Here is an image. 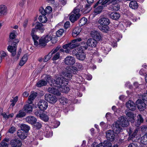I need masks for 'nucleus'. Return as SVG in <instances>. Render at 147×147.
<instances>
[{
  "mask_svg": "<svg viewBox=\"0 0 147 147\" xmlns=\"http://www.w3.org/2000/svg\"><path fill=\"white\" fill-rule=\"evenodd\" d=\"M87 20L85 18H83L80 20L79 22V25L81 26H82L85 25L87 22Z\"/></svg>",
  "mask_w": 147,
  "mask_h": 147,
  "instance_id": "45",
  "label": "nucleus"
},
{
  "mask_svg": "<svg viewBox=\"0 0 147 147\" xmlns=\"http://www.w3.org/2000/svg\"><path fill=\"white\" fill-rule=\"evenodd\" d=\"M118 121L122 127H126L129 125V121L125 117L121 116L119 118Z\"/></svg>",
  "mask_w": 147,
  "mask_h": 147,
  "instance_id": "7",
  "label": "nucleus"
},
{
  "mask_svg": "<svg viewBox=\"0 0 147 147\" xmlns=\"http://www.w3.org/2000/svg\"><path fill=\"white\" fill-rule=\"evenodd\" d=\"M127 107L129 110L132 111L135 110L136 109V107L134 103L131 100L128 101L126 103Z\"/></svg>",
  "mask_w": 147,
  "mask_h": 147,
  "instance_id": "16",
  "label": "nucleus"
},
{
  "mask_svg": "<svg viewBox=\"0 0 147 147\" xmlns=\"http://www.w3.org/2000/svg\"><path fill=\"white\" fill-rule=\"evenodd\" d=\"M39 108L41 110L46 109L48 107V103L44 100H40L38 104Z\"/></svg>",
  "mask_w": 147,
  "mask_h": 147,
  "instance_id": "6",
  "label": "nucleus"
},
{
  "mask_svg": "<svg viewBox=\"0 0 147 147\" xmlns=\"http://www.w3.org/2000/svg\"><path fill=\"white\" fill-rule=\"evenodd\" d=\"M45 99L51 103H54L57 100L56 96L49 94H46L45 96Z\"/></svg>",
  "mask_w": 147,
  "mask_h": 147,
  "instance_id": "4",
  "label": "nucleus"
},
{
  "mask_svg": "<svg viewBox=\"0 0 147 147\" xmlns=\"http://www.w3.org/2000/svg\"><path fill=\"white\" fill-rule=\"evenodd\" d=\"M143 102L141 99H138L136 102V104L138 108L141 111H142L144 109L145 107V103Z\"/></svg>",
  "mask_w": 147,
  "mask_h": 147,
  "instance_id": "11",
  "label": "nucleus"
},
{
  "mask_svg": "<svg viewBox=\"0 0 147 147\" xmlns=\"http://www.w3.org/2000/svg\"><path fill=\"white\" fill-rule=\"evenodd\" d=\"M28 103V104L25 105L24 108V110L27 113L31 112L32 111V107Z\"/></svg>",
  "mask_w": 147,
  "mask_h": 147,
  "instance_id": "35",
  "label": "nucleus"
},
{
  "mask_svg": "<svg viewBox=\"0 0 147 147\" xmlns=\"http://www.w3.org/2000/svg\"><path fill=\"white\" fill-rule=\"evenodd\" d=\"M52 56L50 54V53H49L48 55H46L44 58L43 60L44 62H46L47 61L50 59Z\"/></svg>",
  "mask_w": 147,
  "mask_h": 147,
  "instance_id": "57",
  "label": "nucleus"
},
{
  "mask_svg": "<svg viewBox=\"0 0 147 147\" xmlns=\"http://www.w3.org/2000/svg\"><path fill=\"white\" fill-rule=\"evenodd\" d=\"M64 32L63 29H60L56 32V36L57 37H60L62 35Z\"/></svg>",
  "mask_w": 147,
  "mask_h": 147,
  "instance_id": "52",
  "label": "nucleus"
},
{
  "mask_svg": "<svg viewBox=\"0 0 147 147\" xmlns=\"http://www.w3.org/2000/svg\"><path fill=\"white\" fill-rule=\"evenodd\" d=\"M46 14L50 13L52 11V8L50 6H47L45 9Z\"/></svg>",
  "mask_w": 147,
  "mask_h": 147,
  "instance_id": "56",
  "label": "nucleus"
},
{
  "mask_svg": "<svg viewBox=\"0 0 147 147\" xmlns=\"http://www.w3.org/2000/svg\"><path fill=\"white\" fill-rule=\"evenodd\" d=\"M98 28L101 31L105 32H107L109 30V29L108 25H101L99 26Z\"/></svg>",
  "mask_w": 147,
  "mask_h": 147,
  "instance_id": "34",
  "label": "nucleus"
},
{
  "mask_svg": "<svg viewBox=\"0 0 147 147\" xmlns=\"http://www.w3.org/2000/svg\"><path fill=\"white\" fill-rule=\"evenodd\" d=\"M104 0H99L94 5V7L95 8L99 4L100 5V4H101V6H103L105 4H103V3L104 2Z\"/></svg>",
  "mask_w": 147,
  "mask_h": 147,
  "instance_id": "53",
  "label": "nucleus"
},
{
  "mask_svg": "<svg viewBox=\"0 0 147 147\" xmlns=\"http://www.w3.org/2000/svg\"><path fill=\"white\" fill-rule=\"evenodd\" d=\"M101 49L103 51V52L105 55L108 54V52L111 50V49L109 47H107L105 49L104 47H102L101 48Z\"/></svg>",
  "mask_w": 147,
  "mask_h": 147,
  "instance_id": "54",
  "label": "nucleus"
},
{
  "mask_svg": "<svg viewBox=\"0 0 147 147\" xmlns=\"http://www.w3.org/2000/svg\"><path fill=\"white\" fill-rule=\"evenodd\" d=\"M39 21L42 23H45L47 21V19L45 15L40 16L38 18Z\"/></svg>",
  "mask_w": 147,
  "mask_h": 147,
  "instance_id": "42",
  "label": "nucleus"
},
{
  "mask_svg": "<svg viewBox=\"0 0 147 147\" xmlns=\"http://www.w3.org/2000/svg\"><path fill=\"white\" fill-rule=\"evenodd\" d=\"M88 4H86L85 7V13L89 12L91 9L90 6L93 4L94 0H86Z\"/></svg>",
  "mask_w": 147,
  "mask_h": 147,
  "instance_id": "21",
  "label": "nucleus"
},
{
  "mask_svg": "<svg viewBox=\"0 0 147 147\" xmlns=\"http://www.w3.org/2000/svg\"><path fill=\"white\" fill-rule=\"evenodd\" d=\"M44 134L45 136L47 137H49L52 136L53 132L50 127L47 125L44 130Z\"/></svg>",
  "mask_w": 147,
  "mask_h": 147,
  "instance_id": "14",
  "label": "nucleus"
},
{
  "mask_svg": "<svg viewBox=\"0 0 147 147\" xmlns=\"http://www.w3.org/2000/svg\"><path fill=\"white\" fill-rule=\"evenodd\" d=\"M34 124V127L38 129H40L42 127V124L40 122H36Z\"/></svg>",
  "mask_w": 147,
  "mask_h": 147,
  "instance_id": "58",
  "label": "nucleus"
},
{
  "mask_svg": "<svg viewBox=\"0 0 147 147\" xmlns=\"http://www.w3.org/2000/svg\"><path fill=\"white\" fill-rule=\"evenodd\" d=\"M2 109L0 108V114H1L3 117L5 119H8L9 117V115H7L6 113H1Z\"/></svg>",
  "mask_w": 147,
  "mask_h": 147,
  "instance_id": "62",
  "label": "nucleus"
},
{
  "mask_svg": "<svg viewBox=\"0 0 147 147\" xmlns=\"http://www.w3.org/2000/svg\"><path fill=\"white\" fill-rule=\"evenodd\" d=\"M119 2V0H105L103 4H111L109 7V9L112 11H117L119 9V5L117 4Z\"/></svg>",
  "mask_w": 147,
  "mask_h": 147,
  "instance_id": "3",
  "label": "nucleus"
},
{
  "mask_svg": "<svg viewBox=\"0 0 147 147\" xmlns=\"http://www.w3.org/2000/svg\"><path fill=\"white\" fill-rule=\"evenodd\" d=\"M40 118L45 122L49 120L48 116L45 114H42L40 117Z\"/></svg>",
  "mask_w": 147,
  "mask_h": 147,
  "instance_id": "48",
  "label": "nucleus"
},
{
  "mask_svg": "<svg viewBox=\"0 0 147 147\" xmlns=\"http://www.w3.org/2000/svg\"><path fill=\"white\" fill-rule=\"evenodd\" d=\"M47 79H46L48 82L51 85L52 84L59 88H60L63 86H66L68 84V80L63 77H59L55 80L52 77L49 75H47Z\"/></svg>",
  "mask_w": 147,
  "mask_h": 147,
  "instance_id": "2",
  "label": "nucleus"
},
{
  "mask_svg": "<svg viewBox=\"0 0 147 147\" xmlns=\"http://www.w3.org/2000/svg\"><path fill=\"white\" fill-rule=\"evenodd\" d=\"M45 79L47 80L46 79H47V76L45 77ZM45 80H40L38 81L36 84V86L38 87H40L44 86L46 85L47 84V81Z\"/></svg>",
  "mask_w": 147,
  "mask_h": 147,
  "instance_id": "33",
  "label": "nucleus"
},
{
  "mask_svg": "<svg viewBox=\"0 0 147 147\" xmlns=\"http://www.w3.org/2000/svg\"><path fill=\"white\" fill-rule=\"evenodd\" d=\"M42 38H43V39L46 43H47L51 39V37L49 35H47L45 36H43Z\"/></svg>",
  "mask_w": 147,
  "mask_h": 147,
  "instance_id": "51",
  "label": "nucleus"
},
{
  "mask_svg": "<svg viewBox=\"0 0 147 147\" xmlns=\"http://www.w3.org/2000/svg\"><path fill=\"white\" fill-rule=\"evenodd\" d=\"M113 131L116 134H118L122 130V128L120 127L118 123L115 122L113 125L112 127Z\"/></svg>",
  "mask_w": 147,
  "mask_h": 147,
  "instance_id": "9",
  "label": "nucleus"
},
{
  "mask_svg": "<svg viewBox=\"0 0 147 147\" xmlns=\"http://www.w3.org/2000/svg\"><path fill=\"white\" fill-rule=\"evenodd\" d=\"M110 17L112 19L117 20L120 17L119 14L117 12L112 13L109 14Z\"/></svg>",
  "mask_w": 147,
  "mask_h": 147,
  "instance_id": "26",
  "label": "nucleus"
},
{
  "mask_svg": "<svg viewBox=\"0 0 147 147\" xmlns=\"http://www.w3.org/2000/svg\"><path fill=\"white\" fill-rule=\"evenodd\" d=\"M77 15L76 16V15L71 13V15L69 17V20L72 23L74 22L79 18V15Z\"/></svg>",
  "mask_w": 147,
  "mask_h": 147,
  "instance_id": "28",
  "label": "nucleus"
},
{
  "mask_svg": "<svg viewBox=\"0 0 147 147\" xmlns=\"http://www.w3.org/2000/svg\"><path fill=\"white\" fill-rule=\"evenodd\" d=\"M18 96H16L13 99H11L10 100V102H12V103L11 105V106L13 107L15 105L16 103L18 100Z\"/></svg>",
  "mask_w": 147,
  "mask_h": 147,
  "instance_id": "50",
  "label": "nucleus"
},
{
  "mask_svg": "<svg viewBox=\"0 0 147 147\" xmlns=\"http://www.w3.org/2000/svg\"><path fill=\"white\" fill-rule=\"evenodd\" d=\"M8 144L4 141H2L0 144V147H8Z\"/></svg>",
  "mask_w": 147,
  "mask_h": 147,
  "instance_id": "63",
  "label": "nucleus"
},
{
  "mask_svg": "<svg viewBox=\"0 0 147 147\" xmlns=\"http://www.w3.org/2000/svg\"><path fill=\"white\" fill-rule=\"evenodd\" d=\"M33 39L34 40V45L37 46L38 45V43L37 41L39 38V37L37 35H34L32 36Z\"/></svg>",
  "mask_w": 147,
  "mask_h": 147,
  "instance_id": "47",
  "label": "nucleus"
},
{
  "mask_svg": "<svg viewBox=\"0 0 147 147\" xmlns=\"http://www.w3.org/2000/svg\"><path fill=\"white\" fill-rule=\"evenodd\" d=\"M16 34V31H14L10 33L9 42V44L12 46H9L7 47V50L11 53V55L13 56H15L16 55V46L19 41L18 39H15Z\"/></svg>",
  "mask_w": 147,
  "mask_h": 147,
  "instance_id": "1",
  "label": "nucleus"
},
{
  "mask_svg": "<svg viewBox=\"0 0 147 147\" xmlns=\"http://www.w3.org/2000/svg\"><path fill=\"white\" fill-rule=\"evenodd\" d=\"M65 64L68 65H74L75 62V59L74 57L71 56L67 57L65 59Z\"/></svg>",
  "mask_w": 147,
  "mask_h": 147,
  "instance_id": "5",
  "label": "nucleus"
},
{
  "mask_svg": "<svg viewBox=\"0 0 147 147\" xmlns=\"http://www.w3.org/2000/svg\"><path fill=\"white\" fill-rule=\"evenodd\" d=\"M129 6L132 9H135L138 8V5L136 1H132L130 2Z\"/></svg>",
  "mask_w": 147,
  "mask_h": 147,
  "instance_id": "31",
  "label": "nucleus"
},
{
  "mask_svg": "<svg viewBox=\"0 0 147 147\" xmlns=\"http://www.w3.org/2000/svg\"><path fill=\"white\" fill-rule=\"evenodd\" d=\"M78 45H79L78 44L73 42L72 40L71 42L63 45V48H69V49L71 50L75 48Z\"/></svg>",
  "mask_w": 147,
  "mask_h": 147,
  "instance_id": "15",
  "label": "nucleus"
},
{
  "mask_svg": "<svg viewBox=\"0 0 147 147\" xmlns=\"http://www.w3.org/2000/svg\"><path fill=\"white\" fill-rule=\"evenodd\" d=\"M59 89L62 92L66 93L68 92L69 90V88L68 87L64 86Z\"/></svg>",
  "mask_w": 147,
  "mask_h": 147,
  "instance_id": "46",
  "label": "nucleus"
},
{
  "mask_svg": "<svg viewBox=\"0 0 147 147\" xmlns=\"http://www.w3.org/2000/svg\"><path fill=\"white\" fill-rule=\"evenodd\" d=\"M103 6L99 5L98 7L95 8L94 10V12L97 14L101 12L103 8Z\"/></svg>",
  "mask_w": 147,
  "mask_h": 147,
  "instance_id": "44",
  "label": "nucleus"
},
{
  "mask_svg": "<svg viewBox=\"0 0 147 147\" xmlns=\"http://www.w3.org/2000/svg\"><path fill=\"white\" fill-rule=\"evenodd\" d=\"M125 114L128 120L132 123H134L135 115L131 112L125 111Z\"/></svg>",
  "mask_w": 147,
  "mask_h": 147,
  "instance_id": "20",
  "label": "nucleus"
},
{
  "mask_svg": "<svg viewBox=\"0 0 147 147\" xmlns=\"http://www.w3.org/2000/svg\"><path fill=\"white\" fill-rule=\"evenodd\" d=\"M60 53L59 52L56 53L54 55L53 60H56L58 59L59 57Z\"/></svg>",
  "mask_w": 147,
  "mask_h": 147,
  "instance_id": "61",
  "label": "nucleus"
},
{
  "mask_svg": "<svg viewBox=\"0 0 147 147\" xmlns=\"http://www.w3.org/2000/svg\"><path fill=\"white\" fill-rule=\"evenodd\" d=\"M98 22L102 26L108 25L110 23V21L108 18L103 17L100 18Z\"/></svg>",
  "mask_w": 147,
  "mask_h": 147,
  "instance_id": "12",
  "label": "nucleus"
},
{
  "mask_svg": "<svg viewBox=\"0 0 147 147\" xmlns=\"http://www.w3.org/2000/svg\"><path fill=\"white\" fill-rule=\"evenodd\" d=\"M88 45L87 42L86 43L84 42H83L81 43V45L79 47V49L83 51L84 50L88 48Z\"/></svg>",
  "mask_w": 147,
  "mask_h": 147,
  "instance_id": "36",
  "label": "nucleus"
},
{
  "mask_svg": "<svg viewBox=\"0 0 147 147\" xmlns=\"http://www.w3.org/2000/svg\"><path fill=\"white\" fill-rule=\"evenodd\" d=\"M106 136L107 139L109 141H112L114 140L115 135L113 131L109 130L107 131L106 133Z\"/></svg>",
  "mask_w": 147,
  "mask_h": 147,
  "instance_id": "10",
  "label": "nucleus"
},
{
  "mask_svg": "<svg viewBox=\"0 0 147 147\" xmlns=\"http://www.w3.org/2000/svg\"><path fill=\"white\" fill-rule=\"evenodd\" d=\"M7 11L6 7L3 5H0V16L6 14Z\"/></svg>",
  "mask_w": 147,
  "mask_h": 147,
  "instance_id": "25",
  "label": "nucleus"
},
{
  "mask_svg": "<svg viewBox=\"0 0 147 147\" xmlns=\"http://www.w3.org/2000/svg\"><path fill=\"white\" fill-rule=\"evenodd\" d=\"M76 57L79 60L84 61L86 57V54L84 51L79 50Z\"/></svg>",
  "mask_w": 147,
  "mask_h": 147,
  "instance_id": "13",
  "label": "nucleus"
},
{
  "mask_svg": "<svg viewBox=\"0 0 147 147\" xmlns=\"http://www.w3.org/2000/svg\"><path fill=\"white\" fill-rule=\"evenodd\" d=\"M142 98L143 101L147 104V90L146 93L142 95Z\"/></svg>",
  "mask_w": 147,
  "mask_h": 147,
  "instance_id": "55",
  "label": "nucleus"
},
{
  "mask_svg": "<svg viewBox=\"0 0 147 147\" xmlns=\"http://www.w3.org/2000/svg\"><path fill=\"white\" fill-rule=\"evenodd\" d=\"M81 30L79 27H77L75 28L73 30L72 35L74 37L77 36L81 32Z\"/></svg>",
  "mask_w": 147,
  "mask_h": 147,
  "instance_id": "29",
  "label": "nucleus"
},
{
  "mask_svg": "<svg viewBox=\"0 0 147 147\" xmlns=\"http://www.w3.org/2000/svg\"><path fill=\"white\" fill-rule=\"evenodd\" d=\"M87 43L89 46L92 47H95L97 44V41L92 38L88 39L87 41Z\"/></svg>",
  "mask_w": 147,
  "mask_h": 147,
  "instance_id": "19",
  "label": "nucleus"
},
{
  "mask_svg": "<svg viewBox=\"0 0 147 147\" xmlns=\"http://www.w3.org/2000/svg\"><path fill=\"white\" fill-rule=\"evenodd\" d=\"M103 144L104 147H118V145L117 144L115 145L112 146L111 143L108 140H105Z\"/></svg>",
  "mask_w": 147,
  "mask_h": 147,
  "instance_id": "32",
  "label": "nucleus"
},
{
  "mask_svg": "<svg viewBox=\"0 0 147 147\" xmlns=\"http://www.w3.org/2000/svg\"><path fill=\"white\" fill-rule=\"evenodd\" d=\"M43 39V38L41 37L39 40V43H38V45H39L40 46H45L46 44L47 43Z\"/></svg>",
  "mask_w": 147,
  "mask_h": 147,
  "instance_id": "49",
  "label": "nucleus"
},
{
  "mask_svg": "<svg viewBox=\"0 0 147 147\" xmlns=\"http://www.w3.org/2000/svg\"><path fill=\"white\" fill-rule=\"evenodd\" d=\"M137 124H136L137 126H138L140 124L142 123L144 120L141 115H139L138 116V119H137Z\"/></svg>",
  "mask_w": 147,
  "mask_h": 147,
  "instance_id": "40",
  "label": "nucleus"
},
{
  "mask_svg": "<svg viewBox=\"0 0 147 147\" xmlns=\"http://www.w3.org/2000/svg\"><path fill=\"white\" fill-rule=\"evenodd\" d=\"M80 10H82L81 6L79 5L76 7L71 13H74L76 15V16L78 15H79V17H80L81 16Z\"/></svg>",
  "mask_w": 147,
  "mask_h": 147,
  "instance_id": "24",
  "label": "nucleus"
},
{
  "mask_svg": "<svg viewBox=\"0 0 147 147\" xmlns=\"http://www.w3.org/2000/svg\"><path fill=\"white\" fill-rule=\"evenodd\" d=\"M20 127L21 128L20 130H22L24 132H26L27 133L30 129V126L24 124H21Z\"/></svg>",
  "mask_w": 147,
  "mask_h": 147,
  "instance_id": "27",
  "label": "nucleus"
},
{
  "mask_svg": "<svg viewBox=\"0 0 147 147\" xmlns=\"http://www.w3.org/2000/svg\"><path fill=\"white\" fill-rule=\"evenodd\" d=\"M78 70V69L76 67L72 66V69L70 71H72V72H73L74 74H76Z\"/></svg>",
  "mask_w": 147,
  "mask_h": 147,
  "instance_id": "60",
  "label": "nucleus"
},
{
  "mask_svg": "<svg viewBox=\"0 0 147 147\" xmlns=\"http://www.w3.org/2000/svg\"><path fill=\"white\" fill-rule=\"evenodd\" d=\"M35 28L36 29L39 30L41 32H42L44 30L43 24L39 22L37 23Z\"/></svg>",
  "mask_w": 147,
  "mask_h": 147,
  "instance_id": "38",
  "label": "nucleus"
},
{
  "mask_svg": "<svg viewBox=\"0 0 147 147\" xmlns=\"http://www.w3.org/2000/svg\"><path fill=\"white\" fill-rule=\"evenodd\" d=\"M79 50H80V49H79V47L73 50L72 52L73 55H75L76 57L77 54H78V52L79 51Z\"/></svg>",
  "mask_w": 147,
  "mask_h": 147,
  "instance_id": "59",
  "label": "nucleus"
},
{
  "mask_svg": "<svg viewBox=\"0 0 147 147\" xmlns=\"http://www.w3.org/2000/svg\"><path fill=\"white\" fill-rule=\"evenodd\" d=\"M72 71L68 70L64 72L63 74L65 77L67 78L68 79H70L72 76Z\"/></svg>",
  "mask_w": 147,
  "mask_h": 147,
  "instance_id": "43",
  "label": "nucleus"
},
{
  "mask_svg": "<svg viewBox=\"0 0 147 147\" xmlns=\"http://www.w3.org/2000/svg\"><path fill=\"white\" fill-rule=\"evenodd\" d=\"M91 35L92 37L98 40H99L101 39V36L100 32L96 30H94L92 31Z\"/></svg>",
  "mask_w": 147,
  "mask_h": 147,
  "instance_id": "17",
  "label": "nucleus"
},
{
  "mask_svg": "<svg viewBox=\"0 0 147 147\" xmlns=\"http://www.w3.org/2000/svg\"><path fill=\"white\" fill-rule=\"evenodd\" d=\"M141 143L145 145H147V134H146L141 139Z\"/></svg>",
  "mask_w": 147,
  "mask_h": 147,
  "instance_id": "41",
  "label": "nucleus"
},
{
  "mask_svg": "<svg viewBox=\"0 0 147 147\" xmlns=\"http://www.w3.org/2000/svg\"><path fill=\"white\" fill-rule=\"evenodd\" d=\"M37 95V93L36 92H33L31 93L29 96L28 100V103L29 104L32 103V101L36 97Z\"/></svg>",
  "mask_w": 147,
  "mask_h": 147,
  "instance_id": "30",
  "label": "nucleus"
},
{
  "mask_svg": "<svg viewBox=\"0 0 147 147\" xmlns=\"http://www.w3.org/2000/svg\"><path fill=\"white\" fill-rule=\"evenodd\" d=\"M26 121L27 123L31 124H34L37 121V119L34 117L29 116L26 118Z\"/></svg>",
  "mask_w": 147,
  "mask_h": 147,
  "instance_id": "18",
  "label": "nucleus"
},
{
  "mask_svg": "<svg viewBox=\"0 0 147 147\" xmlns=\"http://www.w3.org/2000/svg\"><path fill=\"white\" fill-rule=\"evenodd\" d=\"M28 59V57L27 55H24L21 59L19 64L20 65L22 66L24 65Z\"/></svg>",
  "mask_w": 147,
  "mask_h": 147,
  "instance_id": "37",
  "label": "nucleus"
},
{
  "mask_svg": "<svg viewBox=\"0 0 147 147\" xmlns=\"http://www.w3.org/2000/svg\"><path fill=\"white\" fill-rule=\"evenodd\" d=\"M10 144L12 147H21L22 142L19 140L15 138L11 140Z\"/></svg>",
  "mask_w": 147,
  "mask_h": 147,
  "instance_id": "8",
  "label": "nucleus"
},
{
  "mask_svg": "<svg viewBox=\"0 0 147 147\" xmlns=\"http://www.w3.org/2000/svg\"><path fill=\"white\" fill-rule=\"evenodd\" d=\"M17 135L21 139H24L27 137V133L22 130H19L17 131Z\"/></svg>",
  "mask_w": 147,
  "mask_h": 147,
  "instance_id": "23",
  "label": "nucleus"
},
{
  "mask_svg": "<svg viewBox=\"0 0 147 147\" xmlns=\"http://www.w3.org/2000/svg\"><path fill=\"white\" fill-rule=\"evenodd\" d=\"M48 92L54 95L59 96L61 93L58 89L53 87H49L48 89Z\"/></svg>",
  "mask_w": 147,
  "mask_h": 147,
  "instance_id": "22",
  "label": "nucleus"
},
{
  "mask_svg": "<svg viewBox=\"0 0 147 147\" xmlns=\"http://www.w3.org/2000/svg\"><path fill=\"white\" fill-rule=\"evenodd\" d=\"M26 115V113L22 110H20L18 114L16 116L17 118H21L25 117Z\"/></svg>",
  "mask_w": 147,
  "mask_h": 147,
  "instance_id": "39",
  "label": "nucleus"
},
{
  "mask_svg": "<svg viewBox=\"0 0 147 147\" xmlns=\"http://www.w3.org/2000/svg\"><path fill=\"white\" fill-rule=\"evenodd\" d=\"M16 131V128L15 127L12 126L9 129L8 132L11 134L14 133V132Z\"/></svg>",
  "mask_w": 147,
  "mask_h": 147,
  "instance_id": "64",
  "label": "nucleus"
}]
</instances>
